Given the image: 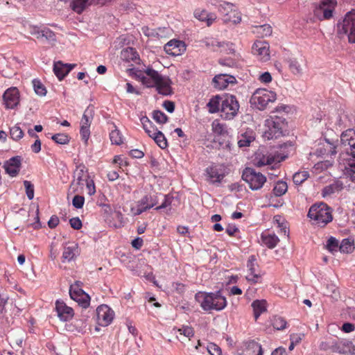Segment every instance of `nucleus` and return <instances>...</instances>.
<instances>
[{
    "instance_id": "f257e3e1",
    "label": "nucleus",
    "mask_w": 355,
    "mask_h": 355,
    "mask_svg": "<svg viewBox=\"0 0 355 355\" xmlns=\"http://www.w3.org/2000/svg\"><path fill=\"white\" fill-rule=\"evenodd\" d=\"M145 73L146 76L141 78V82L144 85L148 87H156L158 93L164 96L172 93L171 80L168 78L162 76L153 69H147Z\"/></svg>"
},
{
    "instance_id": "f03ea898",
    "label": "nucleus",
    "mask_w": 355,
    "mask_h": 355,
    "mask_svg": "<svg viewBox=\"0 0 355 355\" xmlns=\"http://www.w3.org/2000/svg\"><path fill=\"white\" fill-rule=\"evenodd\" d=\"M195 298L205 311H221L227 305L225 297L221 295L220 292H198L196 294Z\"/></svg>"
},
{
    "instance_id": "7ed1b4c3",
    "label": "nucleus",
    "mask_w": 355,
    "mask_h": 355,
    "mask_svg": "<svg viewBox=\"0 0 355 355\" xmlns=\"http://www.w3.org/2000/svg\"><path fill=\"white\" fill-rule=\"evenodd\" d=\"M308 217L320 227H324L333 220L331 209L324 202L313 204L309 208Z\"/></svg>"
},
{
    "instance_id": "20e7f679",
    "label": "nucleus",
    "mask_w": 355,
    "mask_h": 355,
    "mask_svg": "<svg viewBox=\"0 0 355 355\" xmlns=\"http://www.w3.org/2000/svg\"><path fill=\"white\" fill-rule=\"evenodd\" d=\"M337 6L336 0H321L315 3L313 9V21L329 20L334 17Z\"/></svg>"
},
{
    "instance_id": "39448f33",
    "label": "nucleus",
    "mask_w": 355,
    "mask_h": 355,
    "mask_svg": "<svg viewBox=\"0 0 355 355\" xmlns=\"http://www.w3.org/2000/svg\"><path fill=\"white\" fill-rule=\"evenodd\" d=\"M337 33L341 38L347 36L349 43H355V13L345 15L343 21L338 24Z\"/></svg>"
},
{
    "instance_id": "423d86ee",
    "label": "nucleus",
    "mask_w": 355,
    "mask_h": 355,
    "mask_svg": "<svg viewBox=\"0 0 355 355\" xmlns=\"http://www.w3.org/2000/svg\"><path fill=\"white\" fill-rule=\"evenodd\" d=\"M284 120L280 117H272L265 121L263 137L268 139H277L283 135Z\"/></svg>"
},
{
    "instance_id": "0eeeda50",
    "label": "nucleus",
    "mask_w": 355,
    "mask_h": 355,
    "mask_svg": "<svg viewBox=\"0 0 355 355\" xmlns=\"http://www.w3.org/2000/svg\"><path fill=\"white\" fill-rule=\"evenodd\" d=\"M276 94L266 89H257L251 96L250 103L260 110H264L269 103L276 100Z\"/></svg>"
},
{
    "instance_id": "6e6552de",
    "label": "nucleus",
    "mask_w": 355,
    "mask_h": 355,
    "mask_svg": "<svg viewBox=\"0 0 355 355\" xmlns=\"http://www.w3.org/2000/svg\"><path fill=\"white\" fill-rule=\"evenodd\" d=\"M239 109V104L236 98L233 95H227L221 101V117L226 120L232 119Z\"/></svg>"
},
{
    "instance_id": "1a4fd4ad",
    "label": "nucleus",
    "mask_w": 355,
    "mask_h": 355,
    "mask_svg": "<svg viewBox=\"0 0 355 355\" xmlns=\"http://www.w3.org/2000/svg\"><path fill=\"white\" fill-rule=\"evenodd\" d=\"M242 179L249 184L252 190L261 189L266 181L265 175L251 168H246L243 171Z\"/></svg>"
},
{
    "instance_id": "9d476101",
    "label": "nucleus",
    "mask_w": 355,
    "mask_h": 355,
    "mask_svg": "<svg viewBox=\"0 0 355 355\" xmlns=\"http://www.w3.org/2000/svg\"><path fill=\"white\" fill-rule=\"evenodd\" d=\"M89 180V176L86 167L80 164L74 171L73 180L70 185V189L73 193H82L85 184Z\"/></svg>"
},
{
    "instance_id": "9b49d317",
    "label": "nucleus",
    "mask_w": 355,
    "mask_h": 355,
    "mask_svg": "<svg viewBox=\"0 0 355 355\" xmlns=\"http://www.w3.org/2000/svg\"><path fill=\"white\" fill-rule=\"evenodd\" d=\"M270 46L265 41H256L252 47V53L261 61L266 62L270 59Z\"/></svg>"
},
{
    "instance_id": "f8f14e48",
    "label": "nucleus",
    "mask_w": 355,
    "mask_h": 355,
    "mask_svg": "<svg viewBox=\"0 0 355 355\" xmlns=\"http://www.w3.org/2000/svg\"><path fill=\"white\" fill-rule=\"evenodd\" d=\"M69 295L71 298L77 302L83 309H87L89 306L90 297L81 288L71 286Z\"/></svg>"
},
{
    "instance_id": "ddd939ff",
    "label": "nucleus",
    "mask_w": 355,
    "mask_h": 355,
    "mask_svg": "<svg viewBox=\"0 0 355 355\" xmlns=\"http://www.w3.org/2000/svg\"><path fill=\"white\" fill-rule=\"evenodd\" d=\"M247 268L249 274L246 276V279L254 284L259 282V279L261 277V274L259 270V266L256 263V258L254 255L249 257Z\"/></svg>"
},
{
    "instance_id": "4468645a",
    "label": "nucleus",
    "mask_w": 355,
    "mask_h": 355,
    "mask_svg": "<svg viewBox=\"0 0 355 355\" xmlns=\"http://www.w3.org/2000/svg\"><path fill=\"white\" fill-rule=\"evenodd\" d=\"M5 106L7 109L15 108L19 102V93L16 87L8 89L3 95Z\"/></svg>"
},
{
    "instance_id": "2eb2a0df",
    "label": "nucleus",
    "mask_w": 355,
    "mask_h": 355,
    "mask_svg": "<svg viewBox=\"0 0 355 355\" xmlns=\"http://www.w3.org/2000/svg\"><path fill=\"white\" fill-rule=\"evenodd\" d=\"M164 51L170 55L178 56L186 51V45L182 41L172 40L165 44Z\"/></svg>"
},
{
    "instance_id": "dca6fc26",
    "label": "nucleus",
    "mask_w": 355,
    "mask_h": 355,
    "mask_svg": "<svg viewBox=\"0 0 355 355\" xmlns=\"http://www.w3.org/2000/svg\"><path fill=\"white\" fill-rule=\"evenodd\" d=\"M235 83L236 78L234 76L225 73L215 76L212 80L214 87L220 90L225 89L229 84Z\"/></svg>"
},
{
    "instance_id": "f3484780",
    "label": "nucleus",
    "mask_w": 355,
    "mask_h": 355,
    "mask_svg": "<svg viewBox=\"0 0 355 355\" xmlns=\"http://www.w3.org/2000/svg\"><path fill=\"white\" fill-rule=\"evenodd\" d=\"M76 64H64L61 61L55 62L53 64V72L58 78L62 80L74 67Z\"/></svg>"
},
{
    "instance_id": "a211bd4d",
    "label": "nucleus",
    "mask_w": 355,
    "mask_h": 355,
    "mask_svg": "<svg viewBox=\"0 0 355 355\" xmlns=\"http://www.w3.org/2000/svg\"><path fill=\"white\" fill-rule=\"evenodd\" d=\"M21 158L19 156L12 157L4 164L6 172L12 177L16 176L20 169Z\"/></svg>"
},
{
    "instance_id": "6ab92c4d",
    "label": "nucleus",
    "mask_w": 355,
    "mask_h": 355,
    "mask_svg": "<svg viewBox=\"0 0 355 355\" xmlns=\"http://www.w3.org/2000/svg\"><path fill=\"white\" fill-rule=\"evenodd\" d=\"M340 142L343 146H349L351 152L355 150V130L348 129L343 132L340 136Z\"/></svg>"
},
{
    "instance_id": "aec40b11",
    "label": "nucleus",
    "mask_w": 355,
    "mask_h": 355,
    "mask_svg": "<svg viewBox=\"0 0 355 355\" xmlns=\"http://www.w3.org/2000/svg\"><path fill=\"white\" fill-rule=\"evenodd\" d=\"M304 58H289L286 59V62L288 64V68L292 73L296 76H300L302 73V64L304 63Z\"/></svg>"
},
{
    "instance_id": "412c9836",
    "label": "nucleus",
    "mask_w": 355,
    "mask_h": 355,
    "mask_svg": "<svg viewBox=\"0 0 355 355\" xmlns=\"http://www.w3.org/2000/svg\"><path fill=\"white\" fill-rule=\"evenodd\" d=\"M194 17L201 21L206 22L207 26H210L216 19V14L209 12L204 9H196L194 11Z\"/></svg>"
},
{
    "instance_id": "4be33fe9",
    "label": "nucleus",
    "mask_w": 355,
    "mask_h": 355,
    "mask_svg": "<svg viewBox=\"0 0 355 355\" xmlns=\"http://www.w3.org/2000/svg\"><path fill=\"white\" fill-rule=\"evenodd\" d=\"M147 134L161 148L164 149L167 147L166 139L161 131L157 129L147 130Z\"/></svg>"
},
{
    "instance_id": "5701e85b",
    "label": "nucleus",
    "mask_w": 355,
    "mask_h": 355,
    "mask_svg": "<svg viewBox=\"0 0 355 355\" xmlns=\"http://www.w3.org/2000/svg\"><path fill=\"white\" fill-rule=\"evenodd\" d=\"M78 253V244L75 243H67L64 247L62 253V259L67 260L68 261H71Z\"/></svg>"
},
{
    "instance_id": "b1692460",
    "label": "nucleus",
    "mask_w": 355,
    "mask_h": 355,
    "mask_svg": "<svg viewBox=\"0 0 355 355\" xmlns=\"http://www.w3.org/2000/svg\"><path fill=\"white\" fill-rule=\"evenodd\" d=\"M343 189V182L340 180H336L332 184L324 187L322 191V195L324 198L330 196L336 192L340 191Z\"/></svg>"
},
{
    "instance_id": "393cba45",
    "label": "nucleus",
    "mask_w": 355,
    "mask_h": 355,
    "mask_svg": "<svg viewBox=\"0 0 355 355\" xmlns=\"http://www.w3.org/2000/svg\"><path fill=\"white\" fill-rule=\"evenodd\" d=\"M206 173L209 181L211 183L220 182L224 178V174L220 173L218 169L214 166L207 167Z\"/></svg>"
},
{
    "instance_id": "a878e982",
    "label": "nucleus",
    "mask_w": 355,
    "mask_h": 355,
    "mask_svg": "<svg viewBox=\"0 0 355 355\" xmlns=\"http://www.w3.org/2000/svg\"><path fill=\"white\" fill-rule=\"evenodd\" d=\"M261 241L263 245L268 248H274L279 242V238L275 234H261Z\"/></svg>"
},
{
    "instance_id": "bb28decb",
    "label": "nucleus",
    "mask_w": 355,
    "mask_h": 355,
    "mask_svg": "<svg viewBox=\"0 0 355 355\" xmlns=\"http://www.w3.org/2000/svg\"><path fill=\"white\" fill-rule=\"evenodd\" d=\"M121 58L126 62H136L139 59L138 53L135 49L132 47H128L123 49L121 52Z\"/></svg>"
},
{
    "instance_id": "cd10ccee",
    "label": "nucleus",
    "mask_w": 355,
    "mask_h": 355,
    "mask_svg": "<svg viewBox=\"0 0 355 355\" xmlns=\"http://www.w3.org/2000/svg\"><path fill=\"white\" fill-rule=\"evenodd\" d=\"M98 324L102 327L108 326L114 318V312H96Z\"/></svg>"
},
{
    "instance_id": "c85d7f7f",
    "label": "nucleus",
    "mask_w": 355,
    "mask_h": 355,
    "mask_svg": "<svg viewBox=\"0 0 355 355\" xmlns=\"http://www.w3.org/2000/svg\"><path fill=\"white\" fill-rule=\"evenodd\" d=\"M263 349L261 345L254 340H250L246 343V354L248 355H263Z\"/></svg>"
},
{
    "instance_id": "c756f323",
    "label": "nucleus",
    "mask_w": 355,
    "mask_h": 355,
    "mask_svg": "<svg viewBox=\"0 0 355 355\" xmlns=\"http://www.w3.org/2000/svg\"><path fill=\"white\" fill-rule=\"evenodd\" d=\"M90 5V0H73L71 3V9L78 14H81Z\"/></svg>"
},
{
    "instance_id": "7c9ffc66",
    "label": "nucleus",
    "mask_w": 355,
    "mask_h": 355,
    "mask_svg": "<svg viewBox=\"0 0 355 355\" xmlns=\"http://www.w3.org/2000/svg\"><path fill=\"white\" fill-rule=\"evenodd\" d=\"M223 20L224 23H232L234 24H236L240 23L241 21V17L240 13L236 10H231L227 13H225V16H223Z\"/></svg>"
},
{
    "instance_id": "2f4dec72",
    "label": "nucleus",
    "mask_w": 355,
    "mask_h": 355,
    "mask_svg": "<svg viewBox=\"0 0 355 355\" xmlns=\"http://www.w3.org/2000/svg\"><path fill=\"white\" fill-rule=\"evenodd\" d=\"M255 139L254 134L252 131H247L241 134L239 141L238 145L239 147L249 146L251 142Z\"/></svg>"
},
{
    "instance_id": "473e14b6",
    "label": "nucleus",
    "mask_w": 355,
    "mask_h": 355,
    "mask_svg": "<svg viewBox=\"0 0 355 355\" xmlns=\"http://www.w3.org/2000/svg\"><path fill=\"white\" fill-rule=\"evenodd\" d=\"M253 32L259 37H264L270 36L272 34V29L269 24H264L261 26H256Z\"/></svg>"
},
{
    "instance_id": "72a5a7b5",
    "label": "nucleus",
    "mask_w": 355,
    "mask_h": 355,
    "mask_svg": "<svg viewBox=\"0 0 355 355\" xmlns=\"http://www.w3.org/2000/svg\"><path fill=\"white\" fill-rule=\"evenodd\" d=\"M271 324L274 329L279 331L284 330L287 327V322L285 318L279 315H275L271 319Z\"/></svg>"
},
{
    "instance_id": "f704fd0d",
    "label": "nucleus",
    "mask_w": 355,
    "mask_h": 355,
    "mask_svg": "<svg viewBox=\"0 0 355 355\" xmlns=\"http://www.w3.org/2000/svg\"><path fill=\"white\" fill-rule=\"evenodd\" d=\"M221 98L219 96L212 97L208 102L207 106L210 113H216L220 111V105Z\"/></svg>"
},
{
    "instance_id": "c9c22d12",
    "label": "nucleus",
    "mask_w": 355,
    "mask_h": 355,
    "mask_svg": "<svg viewBox=\"0 0 355 355\" xmlns=\"http://www.w3.org/2000/svg\"><path fill=\"white\" fill-rule=\"evenodd\" d=\"M354 249V241L349 239H344L339 245V250L343 253H351Z\"/></svg>"
},
{
    "instance_id": "e433bc0d",
    "label": "nucleus",
    "mask_w": 355,
    "mask_h": 355,
    "mask_svg": "<svg viewBox=\"0 0 355 355\" xmlns=\"http://www.w3.org/2000/svg\"><path fill=\"white\" fill-rule=\"evenodd\" d=\"M204 42L207 48L211 49L214 51L220 50V49L223 48L225 45V42H218L213 38L206 39Z\"/></svg>"
},
{
    "instance_id": "4c0bfd02",
    "label": "nucleus",
    "mask_w": 355,
    "mask_h": 355,
    "mask_svg": "<svg viewBox=\"0 0 355 355\" xmlns=\"http://www.w3.org/2000/svg\"><path fill=\"white\" fill-rule=\"evenodd\" d=\"M41 37L45 38V40L52 45L55 44L56 42L55 34L48 28H44L41 31Z\"/></svg>"
},
{
    "instance_id": "58836bf2",
    "label": "nucleus",
    "mask_w": 355,
    "mask_h": 355,
    "mask_svg": "<svg viewBox=\"0 0 355 355\" xmlns=\"http://www.w3.org/2000/svg\"><path fill=\"white\" fill-rule=\"evenodd\" d=\"M288 189V186L286 182L279 181L275 184L273 189V193L276 196H283Z\"/></svg>"
},
{
    "instance_id": "ea45409f",
    "label": "nucleus",
    "mask_w": 355,
    "mask_h": 355,
    "mask_svg": "<svg viewBox=\"0 0 355 355\" xmlns=\"http://www.w3.org/2000/svg\"><path fill=\"white\" fill-rule=\"evenodd\" d=\"M277 160V158L275 156H265L263 155L262 157L259 158L255 165L258 167H261L266 165H271L275 163Z\"/></svg>"
},
{
    "instance_id": "a19ab883",
    "label": "nucleus",
    "mask_w": 355,
    "mask_h": 355,
    "mask_svg": "<svg viewBox=\"0 0 355 355\" xmlns=\"http://www.w3.org/2000/svg\"><path fill=\"white\" fill-rule=\"evenodd\" d=\"M110 138L112 144L121 145L123 141L121 133L116 128L110 133Z\"/></svg>"
},
{
    "instance_id": "79ce46f5",
    "label": "nucleus",
    "mask_w": 355,
    "mask_h": 355,
    "mask_svg": "<svg viewBox=\"0 0 355 355\" xmlns=\"http://www.w3.org/2000/svg\"><path fill=\"white\" fill-rule=\"evenodd\" d=\"M308 171H300L297 172L293 175V180L296 185L302 184L309 178Z\"/></svg>"
},
{
    "instance_id": "37998d69",
    "label": "nucleus",
    "mask_w": 355,
    "mask_h": 355,
    "mask_svg": "<svg viewBox=\"0 0 355 355\" xmlns=\"http://www.w3.org/2000/svg\"><path fill=\"white\" fill-rule=\"evenodd\" d=\"M253 311H267L269 307L266 300H256L252 303Z\"/></svg>"
},
{
    "instance_id": "c03bdc74",
    "label": "nucleus",
    "mask_w": 355,
    "mask_h": 355,
    "mask_svg": "<svg viewBox=\"0 0 355 355\" xmlns=\"http://www.w3.org/2000/svg\"><path fill=\"white\" fill-rule=\"evenodd\" d=\"M51 139L57 144L64 145L69 142L70 138L67 134L58 133L53 135Z\"/></svg>"
},
{
    "instance_id": "a18cd8bd",
    "label": "nucleus",
    "mask_w": 355,
    "mask_h": 355,
    "mask_svg": "<svg viewBox=\"0 0 355 355\" xmlns=\"http://www.w3.org/2000/svg\"><path fill=\"white\" fill-rule=\"evenodd\" d=\"M153 118L157 123L160 124H164L168 121V116L160 110H154Z\"/></svg>"
},
{
    "instance_id": "49530a36",
    "label": "nucleus",
    "mask_w": 355,
    "mask_h": 355,
    "mask_svg": "<svg viewBox=\"0 0 355 355\" xmlns=\"http://www.w3.org/2000/svg\"><path fill=\"white\" fill-rule=\"evenodd\" d=\"M10 137L14 140H19L24 137V132L18 125L12 127L10 130Z\"/></svg>"
},
{
    "instance_id": "de8ad7c7",
    "label": "nucleus",
    "mask_w": 355,
    "mask_h": 355,
    "mask_svg": "<svg viewBox=\"0 0 355 355\" xmlns=\"http://www.w3.org/2000/svg\"><path fill=\"white\" fill-rule=\"evenodd\" d=\"M326 247L331 252H336L339 248L338 241L336 238L331 236L327 241Z\"/></svg>"
},
{
    "instance_id": "09e8293b",
    "label": "nucleus",
    "mask_w": 355,
    "mask_h": 355,
    "mask_svg": "<svg viewBox=\"0 0 355 355\" xmlns=\"http://www.w3.org/2000/svg\"><path fill=\"white\" fill-rule=\"evenodd\" d=\"M173 331H178L180 332V334L184 335L185 337L190 339L194 334L193 330L191 327L183 326L182 328L177 329L174 328Z\"/></svg>"
},
{
    "instance_id": "8fccbe9b",
    "label": "nucleus",
    "mask_w": 355,
    "mask_h": 355,
    "mask_svg": "<svg viewBox=\"0 0 355 355\" xmlns=\"http://www.w3.org/2000/svg\"><path fill=\"white\" fill-rule=\"evenodd\" d=\"M161 197L163 198V201L159 206H158L155 208L156 210H159L168 207L169 206H171L172 201L173 200V196H171L170 195H164V196L162 195Z\"/></svg>"
},
{
    "instance_id": "3c124183",
    "label": "nucleus",
    "mask_w": 355,
    "mask_h": 355,
    "mask_svg": "<svg viewBox=\"0 0 355 355\" xmlns=\"http://www.w3.org/2000/svg\"><path fill=\"white\" fill-rule=\"evenodd\" d=\"M33 87L35 93L41 96H45L46 94V89L45 87L38 80L33 81Z\"/></svg>"
},
{
    "instance_id": "603ef678",
    "label": "nucleus",
    "mask_w": 355,
    "mask_h": 355,
    "mask_svg": "<svg viewBox=\"0 0 355 355\" xmlns=\"http://www.w3.org/2000/svg\"><path fill=\"white\" fill-rule=\"evenodd\" d=\"M327 294L330 295L331 297L334 299H337L339 295L338 288L334 284H328L327 286Z\"/></svg>"
},
{
    "instance_id": "864d4df0",
    "label": "nucleus",
    "mask_w": 355,
    "mask_h": 355,
    "mask_svg": "<svg viewBox=\"0 0 355 355\" xmlns=\"http://www.w3.org/2000/svg\"><path fill=\"white\" fill-rule=\"evenodd\" d=\"M24 185L26 189V196H27L29 200H32L34 197L33 184L31 182H29L28 180H25V181H24Z\"/></svg>"
},
{
    "instance_id": "5fc2aeb1",
    "label": "nucleus",
    "mask_w": 355,
    "mask_h": 355,
    "mask_svg": "<svg viewBox=\"0 0 355 355\" xmlns=\"http://www.w3.org/2000/svg\"><path fill=\"white\" fill-rule=\"evenodd\" d=\"M141 123L143 125L144 129L145 130L146 132L147 133V130H153V129H157L153 123L150 121V119L144 116H142L140 119Z\"/></svg>"
},
{
    "instance_id": "6e6d98bb",
    "label": "nucleus",
    "mask_w": 355,
    "mask_h": 355,
    "mask_svg": "<svg viewBox=\"0 0 355 355\" xmlns=\"http://www.w3.org/2000/svg\"><path fill=\"white\" fill-rule=\"evenodd\" d=\"M212 125L213 130L216 133L223 135L227 133L226 128L224 125L219 123L218 122L216 123V121H214L213 122Z\"/></svg>"
},
{
    "instance_id": "4d7b16f0",
    "label": "nucleus",
    "mask_w": 355,
    "mask_h": 355,
    "mask_svg": "<svg viewBox=\"0 0 355 355\" xmlns=\"http://www.w3.org/2000/svg\"><path fill=\"white\" fill-rule=\"evenodd\" d=\"M207 350L211 355H221V349L216 344L211 343L207 345Z\"/></svg>"
},
{
    "instance_id": "13d9d810",
    "label": "nucleus",
    "mask_w": 355,
    "mask_h": 355,
    "mask_svg": "<svg viewBox=\"0 0 355 355\" xmlns=\"http://www.w3.org/2000/svg\"><path fill=\"white\" fill-rule=\"evenodd\" d=\"M85 202V198L83 196L80 195H76L73 197L72 200V205L74 207L77 209H80L83 207Z\"/></svg>"
},
{
    "instance_id": "bf43d9fd",
    "label": "nucleus",
    "mask_w": 355,
    "mask_h": 355,
    "mask_svg": "<svg viewBox=\"0 0 355 355\" xmlns=\"http://www.w3.org/2000/svg\"><path fill=\"white\" fill-rule=\"evenodd\" d=\"M55 311H73V309L68 306L64 301L58 300L55 302Z\"/></svg>"
},
{
    "instance_id": "052dcab7",
    "label": "nucleus",
    "mask_w": 355,
    "mask_h": 355,
    "mask_svg": "<svg viewBox=\"0 0 355 355\" xmlns=\"http://www.w3.org/2000/svg\"><path fill=\"white\" fill-rule=\"evenodd\" d=\"M56 316L62 321H67L73 317V312H56Z\"/></svg>"
},
{
    "instance_id": "680f3d73",
    "label": "nucleus",
    "mask_w": 355,
    "mask_h": 355,
    "mask_svg": "<svg viewBox=\"0 0 355 355\" xmlns=\"http://www.w3.org/2000/svg\"><path fill=\"white\" fill-rule=\"evenodd\" d=\"M152 207H153V204L148 205H146V206L142 207H140L138 206V207L137 209L131 208V212H132V215L137 216V215L141 214L142 212H144Z\"/></svg>"
},
{
    "instance_id": "e2e57ef3",
    "label": "nucleus",
    "mask_w": 355,
    "mask_h": 355,
    "mask_svg": "<svg viewBox=\"0 0 355 355\" xmlns=\"http://www.w3.org/2000/svg\"><path fill=\"white\" fill-rule=\"evenodd\" d=\"M85 186H86L87 192L88 195L92 196L96 192L95 185L94 183V181L92 180H89L85 184Z\"/></svg>"
},
{
    "instance_id": "0e129e2a",
    "label": "nucleus",
    "mask_w": 355,
    "mask_h": 355,
    "mask_svg": "<svg viewBox=\"0 0 355 355\" xmlns=\"http://www.w3.org/2000/svg\"><path fill=\"white\" fill-rule=\"evenodd\" d=\"M89 110H86L83 115V117L80 121V126H87L89 127L91 124V119L88 116Z\"/></svg>"
},
{
    "instance_id": "69168bd1",
    "label": "nucleus",
    "mask_w": 355,
    "mask_h": 355,
    "mask_svg": "<svg viewBox=\"0 0 355 355\" xmlns=\"http://www.w3.org/2000/svg\"><path fill=\"white\" fill-rule=\"evenodd\" d=\"M70 225L74 230H80L82 227V222L79 218L75 217L69 220Z\"/></svg>"
},
{
    "instance_id": "338daca9",
    "label": "nucleus",
    "mask_w": 355,
    "mask_h": 355,
    "mask_svg": "<svg viewBox=\"0 0 355 355\" xmlns=\"http://www.w3.org/2000/svg\"><path fill=\"white\" fill-rule=\"evenodd\" d=\"M232 7V4L229 3H224L223 4L219 6L218 11L223 14V16H225V13L233 9Z\"/></svg>"
},
{
    "instance_id": "774afa93",
    "label": "nucleus",
    "mask_w": 355,
    "mask_h": 355,
    "mask_svg": "<svg viewBox=\"0 0 355 355\" xmlns=\"http://www.w3.org/2000/svg\"><path fill=\"white\" fill-rule=\"evenodd\" d=\"M80 135L82 136L83 139H84L85 141L87 142L90 135L89 127L80 126Z\"/></svg>"
}]
</instances>
